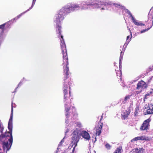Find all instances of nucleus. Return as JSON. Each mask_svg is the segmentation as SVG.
Segmentation results:
<instances>
[{
	"label": "nucleus",
	"instance_id": "1",
	"mask_svg": "<svg viewBox=\"0 0 153 153\" xmlns=\"http://www.w3.org/2000/svg\"><path fill=\"white\" fill-rule=\"evenodd\" d=\"M56 32L59 34L58 37H61L62 40H61L60 46L62 49V52L63 55V61L62 65L64 67L65 65L66 66L64 67V80H66L69 77V68L67 66L68 65V59L67 56V51L66 49L65 44V43L63 36L61 34V23L56 24Z\"/></svg>",
	"mask_w": 153,
	"mask_h": 153
},
{
	"label": "nucleus",
	"instance_id": "2",
	"mask_svg": "<svg viewBox=\"0 0 153 153\" xmlns=\"http://www.w3.org/2000/svg\"><path fill=\"white\" fill-rule=\"evenodd\" d=\"M13 115V103L11 104V114L8 122V128L9 131L6 132L5 134H1L0 135V140L3 143V147L4 149L6 147L7 148V149H10L12 143H13V137L12 136V119Z\"/></svg>",
	"mask_w": 153,
	"mask_h": 153
},
{
	"label": "nucleus",
	"instance_id": "3",
	"mask_svg": "<svg viewBox=\"0 0 153 153\" xmlns=\"http://www.w3.org/2000/svg\"><path fill=\"white\" fill-rule=\"evenodd\" d=\"M148 22L146 23V25L148 27L146 29L140 31V33H143L145 32L151 28L153 25V12L150 10L148 15Z\"/></svg>",
	"mask_w": 153,
	"mask_h": 153
},
{
	"label": "nucleus",
	"instance_id": "4",
	"mask_svg": "<svg viewBox=\"0 0 153 153\" xmlns=\"http://www.w3.org/2000/svg\"><path fill=\"white\" fill-rule=\"evenodd\" d=\"M64 10L63 9H60L57 14L55 16L54 22L56 24H60L64 19V16L65 14L64 13Z\"/></svg>",
	"mask_w": 153,
	"mask_h": 153
},
{
	"label": "nucleus",
	"instance_id": "5",
	"mask_svg": "<svg viewBox=\"0 0 153 153\" xmlns=\"http://www.w3.org/2000/svg\"><path fill=\"white\" fill-rule=\"evenodd\" d=\"M79 8V6L78 5H73L70 7V6L65 7L61 9H63L64 10V13L66 14L70 13L71 12L74 11L76 9Z\"/></svg>",
	"mask_w": 153,
	"mask_h": 153
},
{
	"label": "nucleus",
	"instance_id": "6",
	"mask_svg": "<svg viewBox=\"0 0 153 153\" xmlns=\"http://www.w3.org/2000/svg\"><path fill=\"white\" fill-rule=\"evenodd\" d=\"M148 85L146 82L142 80L139 81L138 82L137 84L136 89L140 90V92L137 93L138 94L140 93L144 89H146L148 88Z\"/></svg>",
	"mask_w": 153,
	"mask_h": 153
},
{
	"label": "nucleus",
	"instance_id": "7",
	"mask_svg": "<svg viewBox=\"0 0 153 153\" xmlns=\"http://www.w3.org/2000/svg\"><path fill=\"white\" fill-rule=\"evenodd\" d=\"M153 108V103L146 104L144 106V114H152V110Z\"/></svg>",
	"mask_w": 153,
	"mask_h": 153
},
{
	"label": "nucleus",
	"instance_id": "8",
	"mask_svg": "<svg viewBox=\"0 0 153 153\" xmlns=\"http://www.w3.org/2000/svg\"><path fill=\"white\" fill-rule=\"evenodd\" d=\"M69 86H68L67 84H65L64 87L63 88V91L64 94V101L66 102V100L68 99L69 97L70 96V91L69 92V94H68V87L70 88V84H68Z\"/></svg>",
	"mask_w": 153,
	"mask_h": 153
},
{
	"label": "nucleus",
	"instance_id": "9",
	"mask_svg": "<svg viewBox=\"0 0 153 153\" xmlns=\"http://www.w3.org/2000/svg\"><path fill=\"white\" fill-rule=\"evenodd\" d=\"M103 114H102L101 119L99 121L100 123H98L97 128L96 130V134L98 136H100L101 133V130L103 125V123H101V120L103 119Z\"/></svg>",
	"mask_w": 153,
	"mask_h": 153
},
{
	"label": "nucleus",
	"instance_id": "10",
	"mask_svg": "<svg viewBox=\"0 0 153 153\" xmlns=\"http://www.w3.org/2000/svg\"><path fill=\"white\" fill-rule=\"evenodd\" d=\"M150 121V119H147L144 121L142 125L141 126L140 129L141 130H147L149 128V123Z\"/></svg>",
	"mask_w": 153,
	"mask_h": 153
},
{
	"label": "nucleus",
	"instance_id": "11",
	"mask_svg": "<svg viewBox=\"0 0 153 153\" xmlns=\"http://www.w3.org/2000/svg\"><path fill=\"white\" fill-rule=\"evenodd\" d=\"M127 10V13L128 14V15H130V17H131V19H132V20L133 23H134L135 25L140 26H144L145 25L144 24L142 23L141 22L137 21L133 16L132 14L131 13L130 11L128 10Z\"/></svg>",
	"mask_w": 153,
	"mask_h": 153
},
{
	"label": "nucleus",
	"instance_id": "12",
	"mask_svg": "<svg viewBox=\"0 0 153 153\" xmlns=\"http://www.w3.org/2000/svg\"><path fill=\"white\" fill-rule=\"evenodd\" d=\"M131 112L130 110L128 109L127 110H126L123 111L121 114V118L122 119L125 120L126 119L130 114Z\"/></svg>",
	"mask_w": 153,
	"mask_h": 153
},
{
	"label": "nucleus",
	"instance_id": "13",
	"mask_svg": "<svg viewBox=\"0 0 153 153\" xmlns=\"http://www.w3.org/2000/svg\"><path fill=\"white\" fill-rule=\"evenodd\" d=\"M80 135L82 136V138L86 139V140H88L90 139V136L89 134L86 131H82Z\"/></svg>",
	"mask_w": 153,
	"mask_h": 153
},
{
	"label": "nucleus",
	"instance_id": "14",
	"mask_svg": "<svg viewBox=\"0 0 153 153\" xmlns=\"http://www.w3.org/2000/svg\"><path fill=\"white\" fill-rule=\"evenodd\" d=\"M82 5H83V6H82V9H84L85 7L87 8V6L90 5H94L95 7H97V8H98V4H97L94 3L92 2H87Z\"/></svg>",
	"mask_w": 153,
	"mask_h": 153
},
{
	"label": "nucleus",
	"instance_id": "15",
	"mask_svg": "<svg viewBox=\"0 0 153 153\" xmlns=\"http://www.w3.org/2000/svg\"><path fill=\"white\" fill-rule=\"evenodd\" d=\"M123 152L122 147L119 146L117 148L113 153H121Z\"/></svg>",
	"mask_w": 153,
	"mask_h": 153
},
{
	"label": "nucleus",
	"instance_id": "16",
	"mask_svg": "<svg viewBox=\"0 0 153 153\" xmlns=\"http://www.w3.org/2000/svg\"><path fill=\"white\" fill-rule=\"evenodd\" d=\"M140 140L149 141L150 139L149 137H145L144 136H141L140 137Z\"/></svg>",
	"mask_w": 153,
	"mask_h": 153
},
{
	"label": "nucleus",
	"instance_id": "17",
	"mask_svg": "<svg viewBox=\"0 0 153 153\" xmlns=\"http://www.w3.org/2000/svg\"><path fill=\"white\" fill-rule=\"evenodd\" d=\"M144 149L142 148L138 149L137 148L135 149V151L136 153H143Z\"/></svg>",
	"mask_w": 153,
	"mask_h": 153
},
{
	"label": "nucleus",
	"instance_id": "18",
	"mask_svg": "<svg viewBox=\"0 0 153 153\" xmlns=\"http://www.w3.org/2000/svg\"><path fill=\"white\" fill-rule=\"evenodd\" d=\"M113 4L114 6L115 7H116L117 8H120V9H123L124 7L122 6L120 4H117V3H113Z\"/></svg>",
	"mask_w": 153,
	"mask_h": 153
},
{
	"label": "nucleus",
	"instance_id": "19",
	"mask_svg": "<svg viewBox=\"0 0 153 153\" xmlns=\"http://www.w3.org/2000/svg\"><path fill=\"white\" fill-rule=\"evenodd\" d=\"M135 110L134 112V116H136L138 115V113L139 112V108L138 106H137L136 108H135Z\"/></svg>",
	"mask_w": 153,
	"mask_h": 153
},
{
	"label": "nucleus",
	"instance_id": "20",
	"mask_svg": "<svg viewBox=\"0 0 153 153\" xmlns=\"http://www.w3.org/2000/svg\"><path fill=\"white\" fill-rule=\"evenodd\" d=\"M6 24V23H4L1 25H0V29H2L1 33H4Z\"/></svg>",
	"mask_w": 153,
	"mask_h": 153
},
{
	"label": "nucleus",
	"instance_id": "21",
	"mask_svg": "<svg viewBox=\"0 0 153 153\" xmlns=\"http://www.w3.org/2000/svg\"><path fill=\"white\" fill-rule=\"evenodd\" d=\"M130 97H131L130 95H128L127 96H126L124 98V100H123V103L125 104L126 103V102L127 100H129L130 98Z\"/></svg>",
	"mask_w": 153,
	"mask_h": 153
},
{
	"label": "nucleus",
	"instance_id": "22",
	"mask_svg": "<svg viewBox=\"0 0 153 153\" xmlns=\"http://www.w3.org/2000/svg\"><path fill=\"white\" fill-rule=\"evenodd\" d=\"M152 93V92H150V93L146 94L145 95L144 99V101L145 100H146L149 98V96H150V94H151Z\"/></svg>",
	"mask_w": 153,
	"mask_h": 153
},
{
	"label": "nucleus",
	"instance_id": "23",
	"mask_svg": "<svg viewBox=\"0 0 153 153\" xmlns=\"http://www.w3.org/2000/svg\"><path fill=\"white\" fill-rule=\"evenodd\" d=\"M4 129V127L2 125V123L1 122L0 120V132L2 133V131H3Z\"/></svg>",
	"mask_w": 153,
	"mask_h": 153
},
{
	"label": "nucleus",
	"instance_id": "24",
	"mask_svg": "<svg viewBox=\"0 0 153 153\" xmlns=\"http://www.w3.org/2000/svg\"><path fill=\"white\" fill-rule=\"evenodd\" d=\"M0 142H0V143H1V144H2V148H3L4 152H5L6 151V153H7V152L11 148V147H10V148L9 149H8V150L7 149V147H6V148L5 149H4V148H3V142H2L1 140H0Z\"/></svg>",
	"mask_w": 153,
	"mask_h": 153
},
{
	"label": "nucleus",
	"instance_id": "25",
	"mask_svg": "<svg viewBox=\"0 0 153 153\" xmlns=\"http://www.w3.org/2000/svg\"><path fill=\"white\" fill-rule=\"evenodd\" d=\"M105 147L107 149L110 150L111 149V146L108 143L105 144Z\"/></svg>",
	"mask_w": 153,
	"mask_h": 153
},
{
	"label": "nucleus",
	"instance_id": "26",
	"mask_svg": "<svg viewBox=\"0 0 153 153\" xmlns=\"http://www.w3.org/2000/svg\"><path fill=\"white\" fill-rule=\"evenodd\" d=\"M70 107H68V108H65V111L66 112V116L68 115V112L69 111H70Z\"/></svg>",
	"mask_w": 153,
	"mask_h": 153
},
{
	"label": "nucleus",
	"instance_id": "27",
	"mask_svg": "<svg viewBox=\"0 0 153 153\" xmlns=\"http://www.w3.org/2000/svg\"><path fill=\"white\" fill-rule=\"evenodd\" d=\"M140 140V137H136L134 138L133 139L131 140V141L132 142L133 141H137L138 140Z\"/></svg>",
	"mask_w": 153,
	"mask_h": 153
},
{
	"label": "nucleus",
	"instance_id": "28",
	"mask_svg": "<svg viewBox=\"0 0 153 153\" xmlns=\"http://www.w3.org/2000/svg\"><path fill=\"white\" fill-rule=\"evenodd\" d=\"M130 37V36H127V38H126V42L127 43H128L129 42H130L131 37L130 39H129V38Z\"/></svg>",
	"mask_w": 153,
	"mask_h": 153
},
{
	"label": "nucleus",
	"instance_id": "29",
	"mask_svg": "<svg viewBox=\"0 0 153 153\" xmlns=\"http://www.w3.org/2000/svg\"><path fill=\"white\" fill-rule=\"evenodd\" d=\"M64 138L62 139V140H61L60 142L59 143V144L58 146L59 147L62 146V143H64Z\"/></svg>",
	"mask_w": 153,
	"mask_h": 153
},
{
	"label": "nucleus",
	"instance_id": "30",
	"mask_svg": "<svg viewBox=\"0 0 153 153\" xmlns=\"http://www.w3.org/2000/svg\"><path fill=\"white\" fill-rule=\"evenodd\" d=\"M153 69V66H150L149 68V69L150 70V71H152Z\"/></svg>",
	"mask_w": 153,
	"mask_h": 153
},
{
	"label": "nucleus",
	"instance_id": "31",
	"mask_svg": "<svg viewBox=\"0 0 153 153\" xmlns=\"http://www.w3.org/2000/svg\"><path fill=\"white\" fill-rule=\"evenodd\" d=\"M2 150L1 148L0 147V153H3V152H1Z\"/></svg>",
	"mask_w": 153,
	"mask_h": 153
},
{
	"label": "nucleus",
	"instance_id": "32",
	"mask_svg": "<svg viewBox=\"0 0 153 153\" xmlns=\"http://www.w3.org/2000/svg\"><path fill=\"white\" fill-rule=\"evenodd\" d=\"M151 80V79H150L149 80V81H148L149 82H150V81Z\"/></svg>",
	"mask_w": 153,
	"mask_h": 153
},
{
	"label": "nucleus",
	"instance_id": "33",
	"mask_svg": "<svg viewBox=\"0 0 153 153\" xmlns=\"http://www.w3.org/2000/svg\"><path fill=\"white\" fill-rule=\"evenodd\" d=\"M101 9L102 10H103L104 9V8L103 7H102V8H101Z\"/></svg>",
	"mask_w": 153,
	"mask_h": 153
},
{
	"label": "nucleus",
	"instance_id": "34",
	"mask_svg": "<svg viewBox=\"0 0 153 153\" xmlns=\"http://www.w3.org/2000/svg\"><path fill=\"white\" fill-rule=\"evenodd\" d=\"M153 109L152 110V114H153Z\"/></svg>",
	"mask_w": 153,
	"mask_h": 153
},
{
	"label": "nucleus",
	"instance_id": "35",
	"mask_svg": "<svg viewBox=\"0 0 153 153\" xmlns=\"http://www.w3.org/2000/svg\"><path fill=\"white\" fill-rule=\"evenodd\" d=\"M36 0H33V1H35Z\"/></svg>",
	"mask_w": 153,
	"mask_h": 153
},
{
	"label": "nucleus",
	"instance_id": "36",
	"mask_svg": "<svg viewBox=\"0 0 153 153\" xmlns=\"http://www.w3.org/2000/svg\"><path fill=\"white\" fill-rule=\"evenodd\" d=\"M72 108H74V107H72Z\"/></svg>",
	"mask_w": 153,
	"mask_h": 153
},
{
	"label": "nucleus",
	"instance_id": "37",
	"mask_svg": "<svg viewBox=\"0 0 153 153\" xmlns=\"http://www.w3.org/2000/svg\"><path fill=\"white\" fill-rule=\"evenodd\" d=\"M65 106L67 105V104H65Z\"/></svg>",
	"mask_w": 153,
	"mask_h": 153
},
{
	"label": "nucleus",
	"instance_id": "38",
	"mask_svg": "<svg viewBox=\"0 0 153 153\" xmlns=\"http://www.w3.org/2000/svg\"><path fill=\"white\" fill-rule=\"evenodd\" d=\"M152 66H153V65Z\"/></svg>",
	"mask_w": 153,
	"mask_h": 153
}]
</instances>
